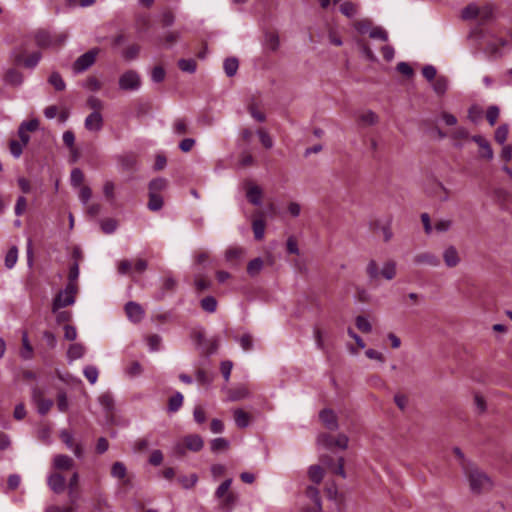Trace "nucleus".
Returning a JSON list of instances; mask_svg holds the SVG:
<instances>
[{"label": "nucleus", "mask_w": 512, "mask_h": 512, "mask_svg": "<svg viewBox=\"0 0 512 512\" xmlns=\"http://www.w3.org/2000/svg\"><path fill=\"white\" fill-rule=\"evenodd\" d=\"M479 14L480 8L476 4L471 3L462 10L461 17L463 20H472L477 18Z\"/></svg>", "instance_id": "obj_24"}, {"label": "nucleus", "mask_w": 512, "mask_h": 512, "mask_svg": "<svg viewBox=\"0 0 512 512\" xmlns=\"http://www.w3.org/2000/svg\"><path fill=\"white\" fill-rule=\"evenodd\" d=\"M167 187V180L164 178L153 179L149 183V193H158Z\"/></svg>", "instance_id": "obj_41"}, {"label": "nucleus", "mask_w": 512, "mask_h": 512, "mask_svg": "<svg viewBox=\"0 0 512 512\" xmlns=\"http://www.w3.org/2000/svg\"><path fill=\"white\" fill-rule=\"evenodd\" d=\"M453 226V221L451 219H439L434 224V230L437 233H445L449 231Z\"/></svg>", "instance_id": "obj_38"}, {"label": "nucleus", "mask_w": 512, "mask_h": 512, "mask_svg": "<svg viewBox=\"0 0 512 512\" xmlns=\"http://www.w3.org/2000/svg\"><path fill=\"white\" fill-rule=\"evenodd\" d=\"M340 11L347 17L353 18L356 16L358 12V7L356 4L350 1H346L340 5Z\"/></svg>", "instance_id": "obj_34"}, {"label": "nucleus", "mask_w": 512, "mask_h": 512, "mask_svg": "<svg viewBox=\"0 0 512 512\" xmlns=\"http://www.w3.org/2000/svg\"><path fill=\"white\" fill-rule=\"evenodd\" d=\"M198 481V476L196 474H191L189 477L182 476L179 478V482L185 489L192 488Z\"/></svg>", "instance_id": "obj_62"}, {"label": "nucleus", "mask_w": 512, "mask_h": 512, "mask_svg": "<svg viewBox=\"0 0 512 512\" xmlns=\"http://www.w3.org/2000/svg\"><path fill=\"white\" fill-rule=\"evenodd\" d=\"M201 307L204 311L213 313L217 308V301L213 296H207L203 298L200 302Z\"/></svg>", "instance_id": "obj_42"}, {"label": "nucleus", "mask_w": 512, "mask_h": 512, "mask_svg": "<svg viewBox=\"0 0 512 512\" xmlns=\"http://www.w3.org/2000/svg\"><path fill=\"white\" fill-rule=\"evenodd\" d=\"M257 135L259 136L260 142L265 148L270 149L273 147V140L265 130H258Z\"/></svg>", "instance_id": "obj_59"}, {"label": "nucleus", "mask_w": 512, "mask_h": 512, "mask_svg": "<svg viewBox=\"0 0 512 512\" xmlns=\"http://www.w3.org/2000/svg\"><path fill=\"white\" fill-rule=\"evenodd\" d=\"M139 51H140V46L136 45V44H133V45L128 46L125 49V51L123 52V56L127 60H132V59H135L138 56Z\"/></svg>", "instance_id": "obj_64"}, {"label": "nucleus", "mask_w": 512, "mask_h": 512, "mask_svg": "<svg viewBox=\"0 0 512 512\" xmlns=\"http://www.w3.org/2000/svg\"><path fill=\"white\" fill-rule=\"evenodd\" d=\"M5 82L18 87L23 83V74L16 69H9L5 74Z\"/></svg>", "instance_id": "obj_21"}, {"label": "nucleus", "mask_w": 512, "mask_h": 512, "mask_svg": "<svg viewBox=\"0 0 512 512\" xmlns=\"http://www.w3.org/2000/svg\"><path fill=\"white\" fill-rule=\"evenodd\" d=\"M25 56V49L23 47L17 48L12 52V58L16 65H23L25 68L34 69L42 58L40 52H33L28 57Z\"/></svg>", "instance_id": "obj_5"}, {"label": "nucleus", "mask_w": 512, "mask_h": 512, "mask_svg": "<svg viewBox=\"0 0 512 512\" xmlns=\"http://www.w3.org/2000/svg\"><path fill=\"white\" fill-rule=\"evenodd\" d=\"M83 373L91 384H95L97 382L99 372L95 366H86Z\"/></svg>", "instance_id": "obj_52"}, {"label": "nucleus", "mask_w": 512, "mask_h": 512, "mask_svg": "<svg viewBox=\"0 0 512 512\" xmlns=\"http://www.w3.org/2000/svg\"><path fill=\"white\" fill-rule=\"evenodd\" d=\"M100 405L107 411L110 412L114 408V399L111 393L105 392L98 398Z\"/></svg>", "instance_id": "obj_30"}, {"label": "nucleus", "mask_w": 512, "mask_h": 512, "mask_svg": "<svg viewBox=\"0 0 512 512\" xmlns=\"http://www.w3.org/2000/svg\"><path fill=\"white\" fill-rule=\"evenodd\" d=\"M119 162L126 171L135 170L137 167V159L134 155H123L119 158Z\"/></svg>", "instance_id": "obj_26"}, {"label": "nucleus", "mask_w": 512, "mask_h": 512, "mask_svg": "<svg viewBox=\"0 0 512 512\" xmlns=\"http://www.w3.org/2000/svg\"><path fill=\"white\" fill-rule=\"evenodd\" d=\"M132 269V262L130 260L124 259L118 262L117 270L119 274H130L132 272Z\"/></svg>", "instance_id": "obj_61"}, {"label": "nucleus", "mask_w": 512, "mask_h": 512, "mask_svg": "<svg viewBox=\"0 0 512 512\" xmlns=\"http://www.w3.org/2000/svg\"><path fill=\"white\" fill-rule=\"evenodd\" d=\"M32 402L37 406V410L41 415H45L53 406V401L44 397V392L38 388H32Z\"/></svg>", "instance_id": "obj_8"}, {"label": "nucleus", "mask_w": 512, "mask_h": 512, "mask_svg": "<svg viewBox=\"0 0 512 512\" xmlns=\"http://www.w3.org/2000/svg\"><path fill=\"white\" fill-rule=\"evenodd\" d=\"M204 446V441L197 434H190L182 438L173 446V451L178 456H184L187 450L192 452L200 451Z\"/></svg>", "instance_id": "obj_3"}, {"label": "nucleus", "mask_w": 512, "mask_h": 512, "mask_svg": "<svg viewBox=\"0 0 512 512\" xmlns=\"http://www.w3.org/2000/svg\"><path fill=\"white\" fill-rule=\"evenodd\" d=\"M99 51L98 48H93L79 56L73 63V71L75 73H82L89 69L95 63Z\"/></svg>", "instance_id": "obj_6"}, {"label": "nucleus", "mask_w": 512, "mask_h": 512, "mask_svg": "<svg viewBox=\"0 0 512 512\" xmlns=\"http://www.w3.org/2000/svg\"><path fill=\"white\" fill-rule=\"evenodd\" d=\"M231 483L232 479H227L219 485L215 492L218 499H222L225 495L229 494L228 490L230 489Z\"/></svg>", "instance_id": "obj_58"}, {"label": "nucleus", "mask_w": 512, "mask_h": 512, "mask_svg": "<svg viewBox=\"0 0 512 512\" xmlns=\"http://www.w3.org/2000/svg\"><path fill=\"white\" fill-rule=\"evenodd\" d=\"M465 475L473 494H481L492 489L493 482L490 477L475 466L466 469Z\"/></svg>", "instance_id": "obj_1"}, {"label": "nucleus", "mask_w": 512, "mask_h": 512, "mask_svg": "<svg viewBox=\"0 0 512 512\" xmlns=\"http://www.w3.org/2000/svg\"><path fill=\"white\" fill-rule=\"evenodd\" d=\"M448 89V79L444 76H439L433 83V90L438 95H443Z\"/></svg>", "instance_id": "obj_32"}, {"label": "nucleus", "mask_w": 512, "mask_h": 512, "mask_svg": "<svg viewBox=\"0 0 512 512\" xmlns=\"http://www.w3.org/2000/svg\"><path fill=\"white\" fill-rule=\"evenodd\" d=\"M143 369L139 362L133 361L126 367V374L129 377H136L139 376L142 373Z\"/></svg>", "instance_id": "obj_51"}, {"label": "nucleus", "mask_w": 512, "mask_h": 512, "mask_svg": "<svg viewBox=\"0 0 512 512\" xmlns=\"http://www.w3.org/2000/svg\"><path fill=\"white\" fill-rule=\"evenodd\" d=\"M47 484L55 493H62L65 490V478L59 473H51L47 478Z\"/></svg>", "instance_id": "obj_15"}, {"label": "nucleus", "mask_w": 512, "mask_h": 512, "mask_svg": "<svg viewBox=\"0 0 512 512\" xmlns=\"http://www.w3.org/2000/svg\"><path fill=\"white\" fill-rule=\"evenodd\" d=\"M53 468L59 471L70 470L74 467V460L65 454H57L52 460Z\"/></svg>", "instance_id": "obj_12"}, {"label": "nucleus", "mask_w": 512, "mask_h": 512, "mask_svg": "<svg viewBox=\"0 0 512 512\" xmlns=\"http://www.w3.org/2000/svg\"><path fill=\"white\" fill-rule=\"evenodd\" d=\"M183 404V395L180 392H176L169 398L168 410L170 412H176L180 409Z\"/></svg>", "instance_id": "obj_31"}, {"label": "nucleus", "mask_w": 512, "mask_h": 512, "mask_svg": "<svg viewBox=\"0 0 512 512\" xmlns=\"http://www.w3.org/2000/svg\"><path fill=\"white\" fill-rule=\"evenodd\" d=\"M85 347L80 343H73L69 346L67 356L70 361L81 358L85 353Z\"/></svg>", "instance_id": "obj_23"}, {"label": "nucleus", "mask_w": 512, "mask_h": 512, "mask_svg": "<svg viewBox=\"0 0 512 512\" xmlns=\"http://www.w3.org/2000/svg\"><path fill=\"white\" fill-rule=\"evenodd\" d=\"M229 441L225 438H215L210 443V448L213 452H219L228 449Z\"/></svg>", "instance_id": "obj_43"}, {"label": "nucleus", "mask_w": 512, "mask_h": 512, "mask_svg": "<svg viewBox=\"0 0 512 512\" xmlns=\"http://www.w3.org/2000/svg\"><path fill=\"white\" fill-rule=\"evenodd\" d=\"M249 396V391L244 388H238L230 393L229 399L231 401H238L244 398H247Z\"/></svg>", "instance_id": "obj_63"}, {"label": "nucleus", "mask_w": 512, "mask_h": 512, "mask_svg": "<svg viewBox=\"0 0 512 512\" xmlns=\"http://www.w3.org/2000/svg\"><path fill=\"white\" fill-rule=\"evenodd\" d=\"M9 147H10V152L13 155V157L19 158L23 152V147H25V145L16 140H11L9 143Z\"/></svg>", "instance_id": "obj_60"}, {"label": "nucleus", "mask_w": 512, "mask_h": 512, "mask_svg": "<svg viewBox=\"0 0 512 512\" xmlns=\"http://www.w3.org/2000/svg\"><path fill=\"white\" fill-rule=\"evenodd\" d=\"M119 88L124 91H135L141 86L140 75L134 70H128L119 77Z\"/></svg>", "instance_id": "obj_7"}, {"label": "nucleus", "mask_w": 512, "mask_h": 512, "mask_svg": "<svg viewBox=\"0 0 512 512\" xmlns=\"http://www.w3.org/2000/svg\"><path fill=\"white\" fill-rule=\"evenodd\" d=\"M18 259V249L17 247L13 246L6 254L5 256V266L8 269H11L15 266Z\"/></svg>", "instance_id": "obj_45"}, {"label": "nucleus", "mask_w": 512, "mask_h": 512, "mask_svg": "<svg viewBox=\"0 0 512 512\" xmlns=\"http://www.w3.org/2000/svg\"><path fill=\"white\" fill-rule=\"evenodd\" d=\"M356 327L363 333H370L372 331V325L369 322L368 318L362 315H359L355 319Z\"/></svg>", "instance_id": "obj_37"}, {"label": "nucleus", "mask_w": 512, "mask_h": 512, "mask_svg": "<svg viewBox=\"0 0 512 512\" xmlns=\"http://www.w3.org/2000/svg\"><path fill=\"white\" fill-rule=\"evenodd\" d=\"M472 140L478 144V146L482 149L481 156L492 160L494 157L493 150L491 148L490 143L481 135H474Z\"/></svg>", "instance_id": "obj_17"}, {"label": "nucleus", "mask_w": 512, "mask_h": 512, "mask_svg": "<svg viewBox=\"0 0 512 512\" xmlns=\"http://www.w3.org/2000/svg\"><path fill=\"white\" fill-rule=\"evenodd\" d=\"M178 66L183 72L194 73L196 71V62L193 59H180Z\"/></svg>", "instance_id": "obj_46"}, {"label": "nucleus", "mask_w": 512, "mask_h": 512, "mask_svg": "<svg viewBox=\"0 0 512 512\" xmlns=\"http://www.w3.org/2000/svg\"><path fill=\"white\" fill-rule=\"evenodd\" d=\"M442 258L447 268H454L461 263L460 253L454 245L445 247Z\"/></svg>", "instance_id": "obj_9"}, {"label": "nucleus", "mask_w": 512, "mask_h": 512, "mask_svg": "<svg viewBox=\"0 0 512 512\" xmlns=\"http://www.w3.org/2000/svg\"><path fill=\"white\" fill-rule=\"evenodd\" d=\"M354 28L360 34H369V31L372 28V22L369 19H362L354 23Z\"/></svg>", "instance_id": "obj_48"}, {"label": "nucleus", "mask_w": 512, "mask_h": 512, "mask_svg": "<svg viewBox=\"0 0 512 512\" xmlns=\"http://www.w3.org/2000/svg\"><path fill=\"white\" fill-rule=\"evenodd\" d=\"M358 119L363 126H373L378 123V116L371 110L360 113Z\"/></svg>", "instance_id": "obj_22"}, {"label": "nucleus", "mask_w": 512, "mask_h": 512, "mask_svg": "<svg viewBox=\"0 0 512 512\" xmlns=\"http://www.w3.org/2000/svg\"><path fill=\"white\" fill-rule=\"evenodd\" d=\"M263 265V260L259 257L251 260L247 265V273L250 276L254 277L260 273V271L263 268Z\"/></svg>", "instance_id": "obj_28"}, {"label": "nucleus", "mask_w": 512, "mask_h": 512, "mask_svg": "<svg viewBox=\"0 0 512 512\" xmlns=\"http://www.w3.org/2000/svg\"><path fill=\"white\" fill-rule=\"evenodd\" d=\"M101 229L106 234L113 233L117 228V221L112 218L105 219L101 221Z\"/></svg>", "instance_id": "obj_53"}, {"label": "nucleus", "mask_w": 512, "mask_h": 512, "mask_svg": "<svg viewBox=\"0 0 512 512\" xmlns=\"http://www.w3.org/2000/svg\"><path fill=\"white\" fill-rule=\"evenodd\" d=\"M246 197L250 203L259 206L262 203V190L259 186L251 184L248 186Z\"/></svg>", "instance_id": "obj_19"}, {"label": "nucleus", "mask_w": 512, "mask_h": 512, "mask_svg": "<svg viewBox=\"0 0 512 512\" xmlns=\"http://www.w3.org/2000/svg\"><path fill=\"white\" fill-rule=\"evenodd\" d=\"M85 128L91 132H98L103 127V117L100 112L93 111L90 113L84 122Z\"/></svg>", "instance_id": "obj_10"}, {"label": "nucleus", "mask_w": 512, "mask_h": 512, "mask_svg": "<svg viewBox=\"0 0 512 512\" xmlns=\"http://www.w3.org/2000/svg\"><path fill=\"white\" fill-rule=\"evenodd\" d=\"M34 40L38 47L49 48L54 46V40L51 34L46 30H38L34 33Z\"/></svg>", "instance_id": "obj_16"}, {"label": "nucleus", "mask_w": 512, "mask_h": 512, "mask_svg": "<svg viewBox=\"0 0 512 512\" xmlns=\"http://www.w3.org/2000/svg\"><path fill=\"white\" fill-rule=\"evenodd\" d=\"M126 474H127V470H126L125 465L122 462H115L112 465V468H111L112 477L117 478V479H123V478H125Z\"/></svg>", "instance_id": "obj_44"}, {"label": "nucleus", "mask_w": 512, "mask_h": 512, "mask_svg": "<svg viewBox=\"0 0 512 512\" xmlns=\"http://www.w3.org/2000/svg\"><path fill=\"white\" fill-rule=\"evenodd\" d=\"M223 67H224V71H225L226 75L228 77H232L237 73V70L239 67L238 60L234 57L227 58L224 61Z\"/></svg>", "instance_id": "obj_27"}, {"label": "nucleus", "mask_w": 512, "mask_h": 512, "mask_svg": "<svg viewBox=\"0 0 512 512\" xmlns=\"http://www.w3.org/2000/svg\"><path fill=\"white\" fill-rule=\"evenodd\" d=\"M162 342L161 336L158 334L149 335L147 337V344L149 346L150 351H157L160 349Z\"/></svg>", "instance_id": "obj_54"}, {"label": "nucleus", "mask_w": 512, "mask_h": 512, "mask_svg": "<svg viewBox=\"0 0 512 512\" xmlns=\"http://www.w3.org/2000/svg\"><path fill=\"white\" fill-rule=\"evenodd\" d=\"M279 36L275 33H268L265 37V47L270 51H276L279 47Z\"/></svg>", "instance_id": "obj_36"}, {"label": "nucleus", "mask_w": 512, "mask_h": 512, "mask_svg": "<svg viewBox=\"0 0 512 512\" xmlns=\"http://www.w3.org/2000/svg\"><path fill=\"white\" fill-rule=\"evenodd\" d=\"M308 475L311 481L316 484H319L324 476L323 469L319 465H312L308 470Z\"/></svg>", "instance_id": "obj_33"}, {"label": "nucleus", "mask_w": 512, "mask_h": 512, "mask_svg": "<svg viewBox=\"0 0 512 512\" xmlns=\"http://www.w3.org/2000/svg\"><path fill=\"white\" fill-rule=\"evenodd\" d=\"M173 132L176 135H184L188 133V123L184 118H177L173 123Z\"/></svg>", "instance_id": "obj_35"}, {"label": "nucleus", "mask_w": 512, "mask_h": 512, "mask_svg": "<svg viewBox=\"0 0 512 512\" xmlns=\"http://www.w3.org/2000/svg\"><path fill=\"white\" fill-rule=\"evenodd\" d=\"M499 117V108L497 106H489L486 112V118L491 126L495 125Z\"/></svg>", "instance_id": "obj_56"}, {"label": "nucleus", "mask_w": 512, "mask_h": 512, "mask_svg": "<svg viewBox=\"0 0 512 512\" xmlns=\"http://www.w3.org/2000/svg\"><path fill=\"white\" fill-rule=\"evenodd\" d=\"M319 418L327 429L332 430V431H335L338 429L339 426H338L337 416L331 409H323L319 413Z\"/></svg>", "instance_id": "obj_13"}, {"label": "nucleus", "mask_w": 512, "mask_h": 512, "mask_svg": "<svg viewBox=\"0 0 512 512\" xmlns=\"http://www.w3.org/2000/svg\"><path fill=\"white\" fill-rule=\"evenodd\" d=\"M366 273L371 282L377 281L380 276L385 280H393L397 274V263L394 260L384 262L379 270L375 260H370L366 266Z\"/></svg>", "instance_id": "obj_2"}, {"label": "nucleus", "mask_w": 512, "mask_h": 512, "mask_svg": "<svg viewBox=\"0 0 512 512\" xmlns=\"http://www.w3.org/2000/svg\"><path fill=\"white\" fill-rule=\"evenodd\" d=\"M369 36L372 39H378L386 42L388 40V33L382 27H372L369 31Z\"/></svg>", "instance_id": "obj_47"}, {"label": "nucleus", "mask_w": 512, "mask_h": 512, "mask_svg": "<svg viewBox=\"0 0 512 512\" xmlns=\"http://www.w3.org/2000/svg\"><path fill=\"white\" fill-rule=\"evenodd\" d=\"M430 194L441 202H447L450 197L449 190L439 181L433 184Z\"/></svg>", "instance_id": "obj_18"}, {"label": "nucleus", "mask_w": 512, "mask_h": 512, "mask_svg": "<svg viewBox=\"0 0 512 512\" xmlns=\"http://www.w3.org/2000/svg\"><path fill=\"white\" fill-rule=\"evenodd\" d=\"M20 355L23 359H30L33 355V348L29 342L26 331L22 333V349L20 351Z\"/></svg>", "instance_id": "obj_25"}, {"label": "nucleus", "mask_w": 512, "mask_h": 512, "mask_svg": "<svg viewBox=\"0 0 512 512\" xmlns=\"http://www.w3.org/2000/svg\"><path fill=\"white\" fill-rule=\"evenodd\" d=\"M115 184L113 181L111 180H107L105 181L104 185H103V193H104V196L108 199V200H113L115 198Z\"/></svg>", "instance_id": "obj_57"}, {"label": "nucleus", "mask_w": 512, "mask_h": 512, "mask_svg": "<svg viewBox=\"0 0 512 512\" xmlns=\"http://www.w3.org/2000/svg\"><path fill=\"white\" fill-rule=\"evenodd\" d=\"M413 261L417 265H427L430 267H438L440 265L439 258L431 252H422L414 256Z\"/></svg>", "instance_id": "obj_11"}, {"label": "nucleus", "mask_w": 512, "mask_h": 512, "mask_svg": "<svg viewBox=\"0 0 512 512\" xmlns=\"http://www.w3.org/2000/svg\"><path fill=\"white\" fill-rule=\"evenodd\" d=\"M234 421L237 427L244 429L249 426L251 416L243 409L237 408L233 411Z\"/></svg>", "instance_id": "obj_20"}, {"label": "nucleus", "mask_w": 512, "mask_h": 512, "mask_svg": "<svg viewBox=\"0 0 512 512\" xmlns=\"http://www.w3.org/2000/svg\"><path fill=\"white\" fill-rule=\"evenodd\" d=\"M244 254V250L239 247H231L227 249L225 253V258L227 261L232 262L234 260L240 259Z\"/></svg>", "instance_id": "obj_49"}, {"label": "nucleus", "mask_w": 512, "mask_h": 512, "mask_svg": "<svg viewBox=\"0 0 512 512\" xmlns=\"http://www.w3.org/2000/svg\"><path fill=\"white\" fill-rule=\"evenodd\" d=\"M125 311L128 318L133 322H140L144 317V310L142 307L133 301H130L125 305Z\"/></svg>", "instance_id": "obj_14"}, {"label": "nucleus", "mask_w": 512, "mask_h": 512, "mask_svg": "<svg viewBox=\"0 0 512 512\" xmlns=\"http://www.w3.org/2000/svg\"><path fill=\"white\" fill-rule=\"evenodd\" d=\"M48 81L57 91H63L66 87L64 80L58 72H53Z\"/></svg>", "instance_id": "obj_40"}, {"label": "nucleus", "mask_w": 512, "mask_h": 512, "mask_svg": "<svg viewBox=\"0 0 512 512\" xmlns=\"http://www.w3.org/2000/svg\"><path fill=\"white\" fill-rule=\"evenodd\" d=\"M221 500V508L226 512H230L235 504L236 498L230 493L225 495Z\"/></svg>", "instance_id": "obj_55"}, {"label": "nucleus", "mask_w": 512, "mask_h": 512, "mask_svg": "<svg viewBox=\"0 0 512 512\" xmlns=\"http://www.w3.org/2000/svg\"><path fill=\"white\" fill-rule=\"evenodd\" d=\"M508 132H509L508 125H506V124L500 125L495 131V140L499 144H504L505 141L507 140Z\"/></svg>", "instance_id": "obj_50"}, {"label": "nucleus", "mask_w": 512, "mask_h": 512, "mask_svg": "<svg viewBox=\"0 0 512 512\" xmlns=\"http://www.w3.org/2000/svg\"><path fill=\"white\" fill-rule=\"evenodd\" d=\"M255 239L262 240L265 233V222L262 219H255L252 223Z\"/></svg>", "instance_id": "obj_39"}, {"label": "nucleus", "mask_w": 512, "mask_h": 512, "mask_svg": "<svg viewBox=\"0 0 512 512\" xmlns=\"http://www.w3.org/2000/svg\"><path fill=\"white\" fill-rule=\"evenodd\" d=\"M163 207V198L158 193H149L148 208L151 211H159Z\"/></svg>", "instance_id": "obj_29"}, {"label": "nucleus", "mask_w": 512, "mask_h": 512, "mask_svg": "<svg viewBox=\"0 0 512 512\" xmlns=\"http://www.w3.org/2000/svg\"><path fill=\"white\" fill-rule=\"evenodd\" d=\"M77 293V284L68 283L64 290L60 291L55 297L52 305L53 313L59 309L72 305L75 302V295Z\"/></svg>", "instance_id": "obj_4"}]
</instances>
